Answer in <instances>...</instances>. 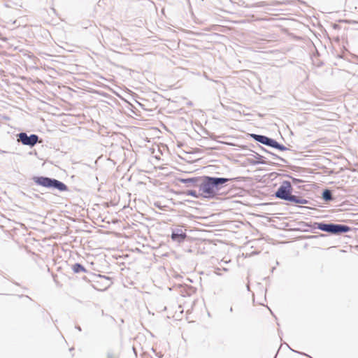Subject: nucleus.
Returning a JSON list of instances; mask_svg holds the SVG:
<instances>
[{
    "label": "nucleus",
    "instance_id": "obj_1",
    "mask_svg": "<svg viewBox=\"0 0 358 358\" xmlns=\"http://www.w3.org/2000/svg\"><path fill=\"white\" fill-rule=\"evenodd\" d=\"M232 180V178H227L203 176L200 187L202 197L207 199L215 198L220 194V192L224 187V185Z\"/></svg>",
    "mask_w": 358,
    "mask_h": 358
},
{
    "label": "nucleus",
    "instance_id": "obj_2",
    "mask_svg": "<svg viewBox=\"0 0 358 358\" xmlns=\"http://www.w3.org/2000/svg\"><path fill=\"white\" fill-rule=\"evenodd\" d=\"M292 187L291 182L284 180L275 192L274 196L278 199L294 203L307 204L308 203L307 199L292 194Z\"/></svg>",
    "mask_w": 358,
    "mask_h": 358
},
{
    "label": "nucleus",
    "instance_id": "obj_3",
    "mask_svg": "<svg viewBox=\"0 0 358 358\" xmlns=\"http://www.w3.org/2000/svg\"><path fill=\"white\" fill-rule=\"evenodd\" d=\"M33 180L36 184L46 188L57 189L59 192L68 190L66 185L55 178L45 176H35L33 178Z\"/></svg>",
    "mask_w": 358,
    "mask_h": 358
},
{
    "label": "nucleus",
    "instance_id": "obj_4",
    "mask_svg": "<svg viewBox=\"0 0 358 358\" xmlns=\"http://www.w3.org/2000/svg\"><path fill=\"white\" fill-rule=\"evenodd\" d=\"M38 136L36 134L27 135L25 132L17 134V141L24 145L34 147L38 142Z\"/></svg>",
    "mask_w": 358,
    "mask_h": 358
},
{
    "label": "nucleus",
    "instance_id": "obj_5",
    "mask_svg": "<svg viewBox=\"0 0 358 358\" xmlns=\"http://www.w3.org/2000/svg\"><path fill=\"white\" fill-rule=\"evenodd\" d=\"M179 181L181 183L185 184L188 187H198L200 189L202 182V177L180 178Z\"/></svg>",
    "mask_w": 358,
    "mask_h": 358
},
{
    "label": "nucleus",
    "instance_id": "obj_6",
    "mask_svg": "<svg viewBox=\"0 0 358 358\" xmlns=\"http://www.w3.org/2000/svg\"><path fill=\"white\" fill-rule=\"evenodd\" d=\"M251 136L256 141L271 148H273L275 141L271 138H269L264 135L252 134H251Z\"/></svg>",
    "mask_w": 358,
    "mask_h": 358
},
{
    "label": "nucleus",
    "instance_id": "obj_7",
    "mask_svg": "<svg viewBox=\"0 0 358 358\" xmlns=\"http://www.w3.org/2000/svg\"><path fill=\"white\" fill-rule=\"evenodd\" d=\"M350 230L351 228L348 225L332 223L330 234L334 235H339L347 233Z\"/></svg>",
    "mask_w": 358,
    "mask_h": 358
},
{
    "label": "nucleus",
    "instance_id": "obj_8",
    "mask_svg": "<svg viewBox=\"0 0 358 358\" xmlns=\"http://www.w3.org/2000/svg\"><path fill=\"white\" fill-rule=\"evenodd\" d=\"M187 237V234L182 229L176 228L172 230L171 239L177 243H182Z\"/></svg>",
    "mask_w": 358,
    "mask_h": 358
},
{
    "label": "nucleus",
    "instance_id": "obj_9",
    "mask_svg": "<svg viewBox=\"0 0 358 358\" xmlns=\"http://www.w3.org/2000/svg\"><path fill=\"white\" fill-rule=\"evenodd\" d=\"M331 224L332 223L314 222L313 224V229H317L330 234Z\"/></svg>",
    "mask_w": 358,
    "mask_h": 358
},
{
    "label": "nucleus",
    "instance_id": "obj_10",
    "mask_svg": "<svg viewBox=\"0 0 358 358\" xmlns=\"http://www.w3.org/2000/svg\"><path fill=\"white\" fill-rule=\"evenodd\" d=\"M72 270L75 273H78L80 272L86 273V268L80 264L76 263L72 265Z\"/></svg>",
    "mask_w": 358,
    "mask_h": 358
},
{
    "label": "nucleus",
    "instance_id": "obj_11",
    "mask_svg": "<svg viewBox=\"0 0 358 358\" xmlns=\"http://www.w3.org/2000/svg\"><path fill=\"white\" fill-rule=\"evenodd\" d=\"M322 196L325 201H331L334 199L331 191L328 189H326L323 191Z\"/></svg>",
    "mask_w": 358,
    "mask_h": 358
},
{
    "label": "nucleus",
    "instance_id": "obj_12",
    "mask_svg": "<svg viewBox=\"0 0 358 358\" xmlns=\"http://www.w3.org/2000/svg\"><path fill=\"white\" fill-rule=\"evenodd\" d=\"M186 194L188 196H192L194 198H199L200 196H202V192L196 191L193 189H189L187 191Z\"/></svg>",
    "mask_w": 358,
    "mask_h": 358
},
{
    "label": "nucleus",
    "instance_id": "obj_13",
    "mask_svg": "<svg viewBox=\"0 0 358 358\" xmlns=\"http://www.w3.org/2000/svg\"><path fill=\"white\" fill-rule=\"evenodd\" d=\"M262 149L264 151H265L268 155H270L272 159H275H275H278V160H280L281 162H285L284 159L281 158L280 157L278 156L277 155H275V154H274L273 152H271L264 149L263 148H262Z\"/></svg>",
    "mask_w": 358,
    "mask_h": 358
},
{
    "label": "nucleus",
    "instance_id": "obj_14",
    "mask_svg": "<svg viewBox=\"0 0 358 358\" xmlns=\"http://www.w3.org/2000/svg\"><path fill=\"white\" fill-rule=\"evenodd\" d=\"M273 148H275V149H278V150H279L280 151H285V150H288V148L287 147H285L282 144L279 143L276 141H275V143L273 144Z\"/></svg>",
    "mask_w": 358,
    "mask_h": 358
},
{
    "label": "nucleus",
    "instance_id": "obj_15",
    "mask_svg": "<svg viewBox=\"0 0 358 358\" xmlns=\"http://www.w3.org/2000/svg\"><path fill=\"white\" fill-rule=\"evenodd\" d=\"M255 157H256V159H257V162H256L257 164H267L265 161L263 160V158H265L264 156L257 154Z\"/></svg>",
    "mask_w": 358,
    "mask_h": 358
},
{
    "label": "nucleus",
    "instance_id": "obj_16",
    "mask_svg": "<svg viewBox=\"0 0 358 358\" xmlns=\"http://www.w3.org/2000/svg\"><path fill=\"white\" fill-rule=\"evenodd\" d=\"M107 358H118L117 356L112 352L107 353Z\"/></svg>",
    "mask_w": 358,
    "mask_h": 358
},
{
    "label": "nucleus",
    "instance_id": "obj_17",
    "mask_svg": "<svg viewBox=\"0 0 358 358\" xmlns=\"http://www.w3.org/2000/svg\"><path fill=\"white\" fill-rule=\"evenodd\" d=\"M291 178L292 180L293 183H294V184H298V183L302 182V180L301 179L295 178L293 177H291Z\"/></svg>",
    "mask_w": 358,
    "mask_h": 358
},
{
    "label": "nucleus",
    "instance_id": "obj_18",
    "mask_svg": "<svg viewBox=\"0 0 358 358\" xmlns=\"http://www.w3.org/2000/svg\"><path fill=\"white\" fill-rule=\"evenodd\" d=\"M265 6V3L264 1L257 3V5H256V6H257V7H262V6Z\"/></svg>",
    "mask_w": 358,
    "mask_h": 358
},
{
    "label": "nucleus",
    "instance_id": "obj_19",
    "mask_svg": "<svg viewBox=\"0 0 358 358\" xmlns=\"http://www.w3.org/2000/svg\"><path fill=\"white\" fill-rule=\"evenodd\" d=\"M153 352L156 354L157 356H158L159 358L162 357V355L161 353H157L155 350Z\"/></svg>",
    "mask_w": 358,
    "mask_h": 358
},
{
    "label": "nucleus",
    "instance_id": "obj_20",
    "mask_svg": "<svg viewBox=\"0 0 358 358\" xmlns=\"http://www.w3.org/2000/svg\"><path fill=\"white\" fill-rule=\"evenodd\" d=\"M76 329H78L79 331H82V329L80 326H76Z\"/></svg>",
    "mask_w": 358,
    "mask_h": 358
},
{
    "label": "nucleus",
    "instance_id": "obj_21",
    "mask_svg": "<svg viewBox=\"0 0 358 358\" xmlns=\"http://www.w3.org/2000/svg\"><path fill=\"white\" fill-rule=\"evenodd\" d=\"M297 353H299V352H298ZM300 354H302V355H306V356H308V357H309V356H308V355H306V353H302V352H300Z\"/></svg>",
    "mask_w": 358,
    "mask_h": 358
},
{
    "label": "nucleus",
    "instance_id": "obj_22",
    "mask_svg": "<svg viewBox=\"0 0 358 358\" xmlns=\"http://www.w3.org/2000/svg\"><path fill=\"white\" fill-rule=\"evenodd\" d=\"M320 236H322V237H324V236H325L326 235H325V234H321Z\"/></svg>",
    "mask_w": 358,
    "mask_h": 358
},
{
    "label": "nucleus",
    "instance_id": "obj_23",
    "mask_svg": "<svg viewBox=\"0 0 358 358\" xmlns=\"http://www.w3.org/2000/svg\"><path fill=\"white\" fill-rule=\"evenodd\" d=\"M229 311L230 312H233V308L232 307L230 308Z\"/></svg>",
    "mask_w": 358,
    "mask_h": 358
},
{
    "label": "nucleus",
    "instance_id": "obj_24",
    "mask_svg": "<svg viewBox=\"0 0 358 358\" xmlns=\"http://www.w3.org/2000/svg\"><path fill=\"white\" fill-rule=\"evenodd\" d=\"M289 350H292V351H294L295 352H298L297 351H295V350H292V348H289Z\"/></svg>",
    "mask_w": 358,
    "mask_h": 358
},
{
    "label": "nucleus",
    "instance_id": "obj_25",
    "mask_svg": "<svg viewBox=\"0 0 358 358\" xmlns=\"http://www.w3.org/2000/svg\"><path fill=\"white\" fill-rule=\"evenodd\" d=\"M310 358H313V357H310Z\"/></svg>",
    "mask_w": 358,
    "mask_h": 358
},
{
    "label": "nucleus",
    "instance_id": "obj_26",
    "mask_svg": "<svg viewBox=\"0 0 358 358\" xmlns=\"http://www.w3.org/2000/svg\"><path fill=\"white\" fill-rule=\"evenodd\" d=\"M310 358H313V357H310Z\"/></svg>",
    "mask_w": 358,
    "mask_h": 358
},
{
    "label": "nucleus",
    "instance_id": "obj_27",
    "mask_svg": "<svg viewBox=\"0 0 358 358\" xmlns=\"http://www.w3.org/2000/svg\"><path fill=\"white\" fill-rule=\"evenodd\" d=\"M310 358H313V357H310Z\"/></svg>",
    "mask_w": 358,
    "mask_h": 358
},
{
    "label": "nucleus",
    "instance_id": "obj_28",
    "mask_svg": "<svg viewBox=\"0 0 358 358\" xmlns=\"http://www.w3.org/2000/svg\"><path fill=\"white\" fill-rule=\"evenodd\" d=\"M310 358H313V357H310Z\"/></svg>",
    "mask_w": 358,
    "mask_h": 358
},
{
    "label": "nucleus",
    "instance_id": "obj_29",
    "mask_svg": "<svg viewBox=\"0 0 358 358\" xmlns=\"http://www.w3.org/2000/svg\"><path fill=\"white\" fill-rule=\"evenodd\" d=\"M310 358H313V357H310Z\"/></svg>",
    "mask_w": 358,
    "mask_h": 358
},
{
    "label": "nucleus",
    "instance_id": "obj_30",
    "mask_svg": "<svg viewBox=\"0 0 358 358\" xmlns=\"http://www.w3.org/2000/svg\"><path fill=\"white\" fill-rule=\"evenodd\" d=\"M310 358H313V357H310Z\"/></svg>",
    "mask_w": 358,
    "mask_h": 358
},
{
    "label": "nucleus",
    "instance_id": "obj_31",
    "mask_svg": "<svg viewBox=\"0 0 358 358\" xmlns=\"http://www.w3.org/2000/svg\"><path fill=\"white\" fill-rule=\"evenodd\" d=\"M310 358H313V357H310Z\"/></svg>",
    "mask_w": 358,
    "mask_h": 358
}]
</instances>
